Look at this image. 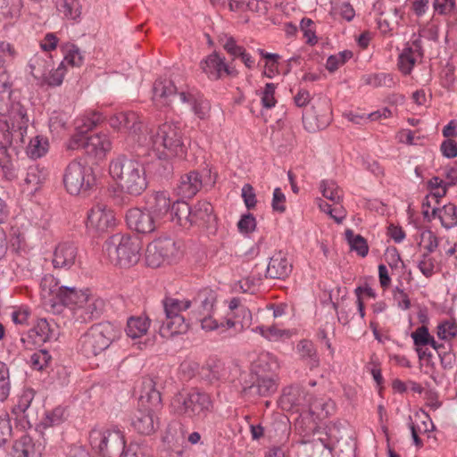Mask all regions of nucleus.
I'll return each mask as SVG.
<instances>
[{
  "label": "nucleus",
  "mask_w": 457,
  "mask_h": 457,
  "mask_svg": "<svg viewBox=\"0 0 457 457\" xmlns=\"http://www.w3.org/2000/svg\"><path fill=\"white\" fill-rule=\"evenodd\" d=\"M138 145L153 150L159 159L183 157L187 153L182 131L177 123L164 122L146 136L139 137Z\"/></svg>",
  "instance_id": "obj_1"
},
{
  "label": "nucleus",
  "mask_w": 457,
  "mask_h": 457,
  "mask_svg": "<svg viewBox=\"0 0 457 457\" xmlns=\"http://www.w3.org/2000/svg\"><path fill=\"white\" fill-rule=\"evenodd\" d=\"M109 172L123 193L137 196L147 188L145 167L135 158L124 154L118 155L111 161Z\"/></svg>",
  "instance_id": "obj_2"
},
{
  "label": "nucleus",
  "mask_w": 457,
  "mask_h": 457,
  "mask_svg": "<svg viewBox=\"0 0 457 457\" xmlns=\"http://www.w3.org/2000/svg\"><path fill=\"white\" fill-rule=\"evenodd\" d=\"M156 381L145 378L142 381L139 405L145 410H138L132 420L134 428L142 435H150L154 431V410L162 407V395L156 387Z\"/></svg>",
  "instance_id": "obj_3"
},
{
  "label": "nucleus",
  "mask_w": 457,
  "mask_h": 457,
  "mask_svg": "<svg viewBox=\"0 0 457 457\" xmlns=\"http://www.w3.org/2000/svg\"><path fill=\"white\" fill-rule=\"evenodd\" d=\"M212 408L211 396L196 388L179 391L170 401L173 414L191 420L205 417Z\"/></svg>",
  "instance_id": "obj_4"
},
{
  "label": "nucleus",
  "mask_w": 457,
  "mask_h": 457,
  "mask_svg": "<svg viewBox=\"0 0 457 457\" xmlns=\"http://www.w3.org/2000/svg\"><path fill=\"white\" fill-rule=\"evenodd\" d=\"M141 245L137 238L129 235L115 234L103 246L104 255L111 263L120 268H129L140 259Z\"/></svg>",
  "instance_id": "obj_5"
},
{
  "label": "nucleus",
  "mask_w": 457,
  "mask_h": 457,
  "mask_svg": "<svg viewBox=\"0 0 457 457\" xmlns=\"http://www.w3.org/2000/svg\"><path fill=\"white\" fill-rule=\"evenodd\" d=\"M120 336V329L110 322L91 326L79 340V349L86 357L96 356L106 350Z\"/></svg>",
  "instance_id": "obj_6"
},
{
  "label": "nucleus",
  "mask_w": 457,
  "mask_h": 457,
  "mask_svg": "<svg viewBox=\"0 0 457 457\" xmlns=\"http://www.w3.org/2000/svg\"><path fill=\"white\" fill-rule=\"evenodd\" d=\"M62 184L71 195H87L96 184L93 169L81 159L71 161L63 170Z\"/></svg>",
  "instance_id": "obj_7"
},
{
  "label": "nucleus",
  "mask_w": 457,
  "mask_h": 457,
  "mask_svg": "<svg viewBox=\"0 0 457 457\" xmlns=\"http://www.w3.org/2000/svg\"><path fill=\"white\" fill-rule=\"evenodd\" d=\"M181 255L180 242L170 237H161L147 245L145 262L149 267L158 268L177 262Z\"/></svg>",
  "instance_id": "obj_8"
},
{
  "label": "nucleus",
  "mask_w": 457,
  "mask_h": 457,
  "mask_svg": "<svg viewBox=\"0 0 457 457\" xmlns=\"http://www.w3.org/2000/svg\"><path fill=\"white\" fill-rule=\"evenodd\" d=\"M89 440L93 450L101 457H121L126 445L123 433L117 428L93 429Z\"/></svg>",
  "instance_id": "obj_9"
},
{
  "label": "nucleus",
  "mask_w": 457,
  "mask_h": 457,
  "mask_svg": "<svg viewBox=\"0 0 457 457\" xmlns=\"http://www.w3.org/2000/svg\"><path fill=\"white\" fill-rule=\"evenodd\" d=\"M9 119L12 121L10 125L6 122V131L4 133V139L11 145L13 143L22 145L24 137L27 133L29 119L26 110L20 104L12 105L9 112Z\"/></svg>",
  "instance_id": "obj_10"
},
{
  "label": "nucleus",
  "mask_w": 457,
  "mask_h": 457,
  "mask_svg": "<svg viewBox=\"0 0 457 457\" xmlns=\"http://www.w3.org/2000/svg\"><path fill=\"white\" fill-rule=\"evenodd\" d=\"M278 388L275 375L259 374L251 375L249 384L245 381L241 393L246 397H268L273 395Z\"/></svg>",
  "instance_id": "obj_11"
},
{
  "label": "nucleus",
  "mask_w": 457,
  "mask_h": 457,
  "mask_svg": "<svg viewBox=\"0 0 457 457\" xmlns=\"http://www.w3.org/2000/svg\"><path fill=\"white\" fill-rule=\"evenodd\" d=\"M116 224L113 212L106 205L97 204L87 212V228L98 233L107 232Z\"/></svg>",
  "instance_id": "obj_12"
},
{
  "label": "nucleus",
  "mask_w": 457,
  "mask_h": 457,
  "mask_svg": "<svg viewBox=\"0 0 457 457\" xmlns=\"http://www.w3.org/2000/svg\"><path fill=\"white\" fill-rule=\"evenodd\" d=\"M337 431L336 425L331 426L328 430H320L313 438L308 439L304 451L307 457H333L331 453V442Z\"/></svg>",
  "instance_id": "obj_13"
},
{
  "label": "nucleus",
  "mask_w": 457,
  "mask_h": 457,
  "mask_svg": "<svg viewBox=\"0 0 457 457\" xmlns=\"http://www.w3.org/2000/svg\"><path fill=\"white\" fill-rule=\"evenodd\" d=\"M125 220L128 227L139 234H150L159 227L145 207L128 210Z\"/></svg>",
  "instance_id": "obj_14"
},
{
  "label": "nucleus",
  "mask_w": 457,
  "mask_h": 457,
  "mask_svg": "<svg viewBox=\"0 0 457 457\" xmlns=\"http://www.w3.org/2000/svg\"><path fill=\"white\" fill-rule=\"evenodd\" d=\"M171 201L166 192H154L147 197L145 208L160 226L169 220Z\"/></svg>",
  "instance_id": "obj_15"
},
{
  "label": "nucleus",
  "mask_w": 457,
  "mask_h": 457,
  "mask_svg": "<svg viewBox=\"0 0 457 457\" xmlns=\"http://www.w3.org/2000/svg\"><path fill=\"white\" fill-rule=\"evenodd\" d=\"M331 120V109L327 99L320 100L317 106L312 107V112L303 116V121L309 130L323 129Z\"/></svg>",
  "instance_id": "obj_16"
},
{
  "label": "nucleus",
  "mask_w": 457,
  "mask_h": 457,
  "mask_svg": "<svg viewBox=\"0 0 457 457\" xmlns=\"http://www.w3.org/2000/svg\"><path fill=\"white\" fill-rule=\"evenodd\" d=\"M179 92L171 79L159 78L154 83L152 99L157 106H169Z\"/></svg>",
  "instance_id": "obj_17"
},
{
  "label": "nucleus",
  "mask_w": 457,
  "mask_h": 457,
  "mask_svg": "<svg viewBox=\"0 0 457 457\" xmlns=\"http://www.w3.org/2000/svg\"><path fill=\"white\" fill-rule=\"evenodd\" d=\"M232 370H237V366L226 364L220 360H210L202 367L201 375L211 384L226 382L231 378Z\"/></svg>",
  "instance_id": "obj_18"
},
{
  "label": "nucleus",
  "mask_w": 457,
  "mask_h": 457,
  "mask_svg": "<svg viewBox=\"0 0 457 457\" xmlns=\"http://www.w3.org/2000/svg\"><path fill=\"white\" fill-rule=\"evenodd\" d=\"M101 120L102 116L97 112L92 113L91 117L81 120V124L77 125V132L69 141L68 149L76 150L84 148L86 150L89 137L87 133L93 129Z\"/></svg>",
  "instance_id": "obj_19"
},
{
  "label": "nucleus",
  "mask_w": 457,
  "mask_h": 457,
  "mask_svg": "<svg viewBox=\"0 0 457 457\" xmlns=\"http://www.w3.org/2000/svg\"><path fill=\"white\" fill-rule=\"evenodd\" d=\"M104 301L91 296L72 310L75 322L87 323L100 317L104 310Z\"/></svg>",
  "instance_id": "obj_20"
},
{
  "label": "nucleus",
  "mask_w": 457,
  "mask_h": 457,
  "mask_svg": "<svg viewBox=\"0 0 457 457\" xmlns=\"http://www.w3.org/2000/svg\"><path fill=\"white\" fill-rule=\"evenodd\" d=\"M78 247L72 242L59 243L54 251L52 263L54 269L70 270L76 262Z\"/></svg>",
  "instance_id": "obj_21"
},
{
  "label": "nucleus",
  "mask_w": 457,
  "mask_h": 457,
  "mask_svg": "<svg viewBox=\"0 0 457 457\" xmlns=\"http://www.w3.org/2000/svg\"><path fill=\"white\" fill-rule=\"evenodd\" d=\"M203 187V177L198 170H190L183 174L175 191L177 195L182 199H190L194 197Z\"/></svg>",
  "instance_id": "obj_22"
},
{
  "label": "nucleus",
  "mask_w": 457,
  "mask_h": 457,
  "mask_svg": "<svg viewBox=\"0 0 457 457\" xmlns=\"http://www.w3.org/2000/svg\"><path fill=\"white\" fill-rule=\"evenodd\" d=\"M201 69L209 79L217 80L225 73L228 76H236L237 71L229 68L225 63V58H221L217 53H212L201 62Z\"/></svg>",
  "instance_id": "obj_23"
},
{
  "label": "nucleus",
  "mask_w": 457,
  "mask_h": 457,
  "mask_svg": "<svg viewBox=\"0 0 457 457\" xmlns=\"http://www.w3.org/2000/svg\"><path fill=\"white\" fill-rule=\"evenodd\" d=\"M422 56L423 50L421 40L416 38L412 40L411 44H407L405 48L399 54L397 65L400 71L404 75H409L418 58H421Z\"/></svg>",
  "instance_id": "obj_24"
},
{
  "label": "nucleus",
  "mask_w": 457,
  "mask_h": 457,
  "mask_svg": "<svg viewBox=\"0 0 457 457\" xmlns=\"http://www.w3.org/2000/svg\"><path fill=\"white\" fill-rule=\"evenodd\" d=\"M292 268L287 254L279 251L270 257L266 277L272 279H283L291 273Z\"/></svg>",
  "instance_id": "obj_25"
},
{
  "label": "nucleus",
  "mask_w": 457,
  "mask_h": 457,
  "mask_svg": "<svg viewBox=\"0 0 457 457\" xmlns=\"http://www.w3.org/2000/svg\"><path fill=\"white\" fill-rule=\"evenodd\" d=\"M159 333L163 338H170L175 335L184 334L187 331L189 324L182 315L166 316L161 320Z\"/></svg>",
  "instance_id": "obj_26"
},
{
  "label": "nucleus",
  "mask_w": 457,
  "mask_h": 457,
  "mask_svg": "<svg viewBox=\"0 0 457 457\" xmlns=\"http://www.w3.org/2000/svg\"><path fill=\"white\" fill-rule=\"evenodd\" d=\"M216 302L215 293L208 288L201 290L196 296L191 301L193 306V314L195 318H200L202 315H210L212 312L214 303Z\"/></svg>",
  "instance_id": "obj_27"
},
{
  "label": "nucleus",
  "mask_w": 457,
  "mask_h": 457,
  "mask_svg": "<svg viewBox=\"0 0 457 457\" xmlns=\"http://www.w3.org/2000/svg\"><path fill=\"white\" fill-rule=\"evenodd\" d=\"M339 430L337 429L335 432V436L333 439L329 440L331 442V453H333V457H355V442L352 438V436L348 434L337 436Z\"/></svg>",
  "instance_id": "obj_28"
},
{
  "label": "nucleus",
  "mask_w": 457,
  "mask_h": 457,
  "mask_svg": "<svg viewBox=\"0 0 457 457\" xmlns=\"http://www.w3.org/2000/svg\"><path fill=\"white\" fill-rule=\"evenodd\" d=\"M306 406L309 408L306 413L315 420L326 419L334 411V403L330 399L319 398L312 395L308 396Z\"/></svg>",
  "instance_id": "obj_29"
},
{
  "label": "nucleus",
  "mask_w": 457,
  "mask_h": 457,
  "mask_svg": "<svg viewBox=\"0 0 457 457\" xmlns=\"http://www.w3.org/2000/svg\"><path fill=\"white\" fill-rule=\"evenodd\" d=\"M55 324H51L46 319H40L37 324L29 330L28 338L35 345L51 340L55 337Z\"/></svg>",
  "instance_id": "obj_30"
},
{
  "label": "nucleus",
  "mask_w": 457,
  "mask_h": 457,
  "mask_svg": "<svg viewBox=\"0 0 457 457\" xmlns=\"http://www.w3.org/2000/svg\"><path fill=\"white\" fill-rule=\"evenodd\" d=\"M295 430L303 436V442L306 446L308 439L313 438L315 434L320 430H328L330 427L321 428L318 426L317 421L314 418L309 414L304 413L296 420L295 423Z\"/></svg>",
  "instance_id": "obj_31"
},
{
  "label": "nucleus",
  "mask_w": 457,
  "mask_h": 457,
  "mask_svg": "<svg viewBox=\"0 0 457 457\" xmlns=\"http://www.w3.org/2000/svg\"><path fill=\"white\" fill-rule=\"evenodd\" d=\"M192 207L184 200H178L171 204L169 220L181 227L192 226Z\"/></svg>",
  "instance_id": "obj_32"
},
{
  "label": "nucleus",
  "mask_w": 457,
  "mask_h": 457,
  "mask_svg": "<svg viewBox=\"0 0 457 457\" xmlns=\"http://www.w3.org/2000/svg\"><path fill=\"white\" fill-rule=\"evenodd\" d=\"M192 225L205 226L215 221L212 205L207 201H198L192 208Z\"/></svg>",
  "instance_id": "obj_33"
},
{
  "label": "nucleus",
  "mask_w": 457,
  "mask_h": 457,
  "mask_svg": "<svg viewBox=\"0 0 457 457\" xmlns=\"http://www.w3.org/2000/svg\"><path fill=\"white\" fill-rule=\"evenodd\" d=\"M309 395L301 387L291 386L284 389L280 403L285 408L306 406Z\"/></svg>",
  "instance_id": "obj_34"
},
{
  "label": "nucleus",
  "mask_w": 457,
  "mask_h": 457,
  "mask_svg": "<svg viewBox=\"0 0 457 457\" xmlns=\"http://www.w3.org/2000/svg\"><path fill=\"white\" fill-rule=\"evenodd\" d=\"M112 144L105 134L89 136L86 152L88 154L102 158L111 150Z\"/></svg>",
  "instance_id": "obj_35"
},
{
  "label": "nucleus",
  "mask_w": 457,
  "mask_h": 457,
  "mask_svg": "<svg viewBox=\"0 0 457 457\" xmlns=\"http://www.w3.org/2000/svg\"><path fill=\"white\" fill-rule=\"evenodd\" d=\"M90 297L91 295L87 292H79L75 287H63L57 301L63 305L70 306L73 310V308L78 306L79 303H83Z\"/></svg>",
  "instance_id": "obj_36"
},
{
  "label": "nucleus",
  "mask_w": 457,
  "mask_h": 457,
  "mask_svg": "<svg viewBox=\"0 0 457 457\" xmlns=\"http://www.w3.org/2000/svg\"><path fill=\"white\" fill-rule=\"evenodd\" d=\"M297 352L311 370L320 365V359L314 344L307 339L301 340L297 345Z\"/></svg>",
  "instance_id": "obj_37"
},
{
  "label": "nucleus",
  "mask_w": 457,
  "mask_h": 457,
  "mask_svg": "<svg viewBox=\"0 0 457 457\" xmlns=\"http://www.w3.org/2000/svg\"><path fill=\"white\" fill-rule=\"evenodd\" d=\"M179 99L181 103L192 105L195 114L200 119H205L210 111V104L206 100L196 99L192 94L180 90Z\"/></svg>",
  "instance_id": "obj_38"
},
{
  "label": "nucleus",
  "mask_w": 457,
  "mask_h": 457,
  "mask_svg": "<svg viewBox=\"0 0 457 457\" xmlns=\"http://www.w3.org/2000/svg\"><path fill=\"white\" fill-rule=\"evenodd\" d=\"M433 216L437 215L441 224L446 229L457 225V206L453 204H448L442 208H434Z\"/></svg>",
  "instance_id": "obj_39"
},
{
  "label": "nucleus",
  "mask_w": 457,
  "mask_h": 457,
  "mask_svg": "<svg viewBox=\"0 0 457 457\" xmlns=\"http://www.w3.org/2000/svg\"><path fill=\"white\" fill-rule=\"evenodd\" d=\"M150 326L147 317H130L127 321L126 333L128 337L136 339L145 335Z\"/></svg>",
  "instance_id": "obj_40"
},
{
  "label": "nucleus",
  "mask_w": 457,
  "mask_h": 457,
  "mask_svg": "<svg viewBox=\"0 0 457 457\" xmlns=\"http://www.w3.org/2000/svg\"><path fill=\"white\" fill-rule=\"evenodd\" d=\"M55 5L58 12L65 19L77 21L81 14V6L79 0H56Z\"/></svg>",
  "instance_id": "obj_41"
},
{
  "label": "nucleus",
  "mask_w": 457,
  "mask_h": 457,
  "mask_svg": "<svg viewBox=\"0 0 457 457\" xmlns=\"http://www.w3.org/2000/svg\"><path fill=\"white\" fill-rule=\"evenodd\" d=\"M120 119L123 121L122 129L126 130L138 143V137L145 136L140 134L142 123L138 115L134 112H124V115H121Z\"/></svg>",
  "instance_id": "obj_42"
},
{
  "label": "nucleus",
  "mask_w": 457,
  "mask_h": 457,
  "mask_svg": "<svg viewBox=\"0 0 457 457\" xmlns=\"http://www.w3.org/2000/svg\"><path fill=\"white\" fill-rule=\"evenodd\" d=\"M40 454L29 436H22L13 445V457H39Z\"/></svg>",
  "instance_id": "obj_43"
},
{
  "label": "nucleus",
  "mask_w": 457,
  "mask_h": 457,
  "mask_svg": "<svg viewBox=\"0 0 457 457\" xmlns=\"http://www.w3.org/2000/svg\"><path fill=\"white\" fill-rule=\"evenodd\" d=\"M64 286H60L59 281L52 275H46L40 283L43 297H53L52 300L58 299Z\"/></svg>",
  "instance_id": "obj_44"
},
{
  "label": "nucleus",
  "mask_w": 457,
  "mask_h": 457,
  "mask_svg": "<svg viewBox=\"0 0 457 457\" xmlns=\"http://www.w3.org/2000/svg\"><path fill=\"white\" fill-rule=\"evenodd\" d=\"M164 317L172 315H181L182 311H186L192 306L190 300L180 301L172 297H165L162 300Z\"/></svg>",
  "instance_id": "obj_45"
},
{
  "label": "nucleus",
  "mask_w": 457,
  "mask_h": 457,
  "mask_svg": "<svg viewBox=\"0 0 457 457\" xmlns=\"http://www.w3.org/2000/svg\"><path fill=\"white\" fill-rule=\"evenodd\" d=\"M345 235L351 250L355 251L361 257H365L368 254V243L362 236L355 235L350 228L345 230Z\"/></svg>",
  "instance_id": "obj_46"
},
{
  "label": "nucleus",
  "mask_w": 457,
  "mask_h": 457,
  "mask_svg": "<svg viewBox=\"0 0 457 457\" xmlns=\"http://www.w3.org/2000/svg\"><path fill=\"white\" fill-rule=\"evenodd\" d=\"M322 195L333 202L340 204L343 199V191L334 180H322L320 185Z\"/></svg>",
  "instance_id": "obj_47"
},
{
  "label": "nucleus",
  "mask_w": 457,
  "mask_h": 457,
  "mask_svg": "<svg viewBox=\"0 0 457 457\" xmlns=\"http://www.w3.org/2000/svg\"><path fill=\"white\" fill-rule=\"evenodd\" d=\"M64 54V65L68 64L71 67H80L84 61V56L80 49L74 44H66L62 46Z\"/></svg>",
  "instance_id": "obj_48"
},
{
  "label": "nucleus",
  "mask_w": 457,
  "mask_h": 457,
  "mask_svg": "<svg viewBox=\"0 0 457 457\" xmlns=\"http://www.w3.org/2000/svg\"><path fill=\"white\" fill-rule=\"evenodd\" d=\"M0 167L7 179L12 180L17 177L11 156L8 154L6 142H0Z\"/></svg>",
  "instance_id": "obj_49"
},
{
  "label": "nucleus",
  "mask_w": 457,
  "mask_h": 457,
  "mask_svg": "<svg viewBox=\"0 0 457 457\" xmlns=\"http://www.w3.org/2000/svg\"><path fill=\"white\" fill-rule=\"evenodd\" d=\"M48 175L47 170L45 167H41L37 164L30 165L27 169L25 177V182L28 185L37 187L44 183Z\"/></svg>",
  "instance_id": "obj_50"
},
{
  "label": "nucleus",
  "mask_w": 457,
  "mask_h": 457,
  "mask_svg": "<svg viewBox=\"0 0 457 457\" xmlns=\"http://www.w3.org/2000/svg\"><path fill=\"white\" fill-rule=\"evenodd\" d=\"M48 150V141L40 136L30 139L27 146V154L32 159H37L44 156Z\"/></svg>",
  "instance_id": "obj_51"
},
{
  "label": "nucleus",
  "mask_w": 457,
  "mask_h": 457,
  "mask_svg": "<svg viewBox=\"0 0 457 457\" xmlns=\"http://www.w3.org/2000/svg\"><path fill=\"white\" fill-rule=\"evenodd\" d=\"M364 83L374 87H392L395 85L393 76L387 73H374L365 75L362 78Z\"/></svg>",
  "instance_id": "obj_52"
},
{
  "label": "nucleus",
  "mask_w": 457,
  "mask_h": 457,
  "mask_svg": "<svg viewBox=\"0 0 457 457\" xmlns=\"http://www.w3.org/2000/svg\"><path fill=\"white\" fill-rule=\"evenodd\" d=\"M257 367L260 369L259 371L274 375L275 371L278 370L279 364L275 356L266 353L259 356L257 361Z\"/></svg>",
  "instance_id": "obj_53"
},
{
  "label": "nucleus",
  "mask_w": 457,
  "mask_h": 457,
  "mask_svg": "<svg viewBox=\"0 0 457 457\" xmlns=\"http://www.w3.org/2000/svg\"><path fill=\"white\" fill-rule=\"evenodd\" d=\"M52 356L46 349H40L30 355V365L34 370H42L48 367Z\"/></svg>",
  "instance_id": "obj_54"
},
{
  "label": "nucleus",
  "mask_w": 457,
  "mask_h": 457,
  "mask_svg": "<svg viewBox=\"0 0 457 457\" xmlns=\"http://www.w3.org/2000/svg\"><path fill=\"white\" fill-rule=\"evenodd\" d=\"M65 410L62 407H56L51 412H46V417L40 422V426L44 428L60 425L65 420Z\"/></svg>",
  "instance_id": "obj_55"
},
{
  "label": "nucleus",
  "mask_w": 457,
  "mask_h": 457,
  "mask_svg": "<svg viewBox=\"0 0 457 457\" xmlns=\"http://www.w3.org/2000/svg\"><path fill=\"white\" fill-rule=\"evenodd\" d=\"M34 398V391L29 389L26 390L19 399V402L16 405V409L24 414L26 419H29L32 415V400Z\"/></svg>",
  "instance_id": "obj_56"
},
{
  "label": "nucleus",
  "mask_w": 457,
  "mask_h": 457,
  "mask_svg": "<svg viewBox=\"0 0 457 457\" xmlns=\"http://www.w3.org/2000/svg\"><path fill=\"white\" fill-rule=\"evenodd\" d=\"M353 57V53L349 50L339 52L337 54L330 55L326 63V68L330 72L337 71L340 66L345 64L346 61Z\"/></svg>",
  "instance_id": "obj_57"
},
{
  "label": "nucleus",
  "mask_w": 457,
  "mask_h": 457,
  "mask_svg": "<svg viewBox=\"0 0 457 457\" xmlns=\"http://www.w3.org/2000/svg\"><path fill=\"white\" fill-rule=\"evenodd\" d=\"M11 385L9 369L5 363L0 361V401H4L10 394Z\"/></svg>",
  "instance_id": "obj_58"
},
{
  "label": "nucleus",
  "mask_w": 457,
  "mask_h": 457,
  "mask_svg": "<svg viewBox=\"0 0 457 457\" xmlns=\"http://www.w3.org/2000/svg\"><path fill=\"white\" fill-rule=\"evenodd\" d=\"M411 338L413 339L416 348L427 346L429 342H432V336L429 334L428 328L426 326H420L416 328V330L411 333Z\"/></svg>",
  "instance_id": "obj_59"
},
{
  "label": "nucleus",
  "mask_w": 457,
  "mask_h": 457,
  "mask_svg": "<svg viewBox=\"0 0 457 457\" xmlns=\"http://www.w3.org/2000/svg\"><path fill=\"white\" fill-rule=\"evenodd\" d=\"M256 331H259L260 334L267 338L270 341L272 340H278V338L286 336L287 337H290V333L287 330H282L278 329V328L274 326L270 327H264V326H259L255 328Z\"/></svg>",
  "instance_id": "obj_60"
},
{
  "label": "nucleus",
  "mask_w": 457,
  "mask_h": 457,
  "mask_svg": "<svg viewBox=\"0 0 457 457\" xmlns=\"http://www.w3.org/2000/svg\"><path fill=\"white\" fill-rule=\"evenodd\" d=\"M12 436V426L9 414L6 411L0 412V446L4 445Z\"/></svg>",
  "instance_id": "obj_61"
},
{
  "label": "nucleus",
  "mask_w": 457,
  "mask_h": 457,
  "mask_svg": "<svg viewBox=\"0 0 457 457\" xmlns=\"http://www.w3.org/2000/svg\"><path fill=\"white\" fill-rule=\"evenodd\" d=\"M457 335V323L445 320L437 326V336L444 340H449Z\"/></svg>",
  "instance_id": "obj_62"
},
{
  "label": "nucleus",
  "mask_w": 457,
  "mask_h": 457,
  "mask_svg": "<svg viewBox=\"0 0 457 457\" xmlns=\"http://www.w3.org/2000/svg\"><path fill=\"white\" fill-rule=\"evenodd\" d=\"M418 268L426 278H430L435 273V260L428 253H423Z\"/></svg>",
  "instance_id": "obj_63"
},
{
  "label": "nucleus",
  "mask_w": 457,
  "mask_h": 457,
  "mask_svg": "<svg viewBox=\"0 0 457 457\" xmlns=\"http://www.w3.org/2000/svg\"><path fill=\"white\" fill-rule=\"evenodd\" d=\"M64 73V62H62L57 69L51 71L50 74L45 79V82L51 87L60 86L62 83Z\"/></svg>",
  "instance_id": "obj_64"
}]
</instances>
